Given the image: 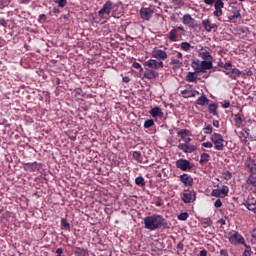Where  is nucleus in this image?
I'll return each mask as SVG.
<instances>
[{
  "instance_id": "f257e3e1",
  "label": "nucleus",
  "mask_w": 256,
  "mask_h": 256,
  "mask_svg": "<svg viewBox=\"0 0 256 256\" xmlns=\"http://www.w3.org/2000/svg\"><path fill=\"white\" fill-rule=\"evenodd\" d=\"M166 226L167 222L161 215H152L144 218V227L149 231H157V229H161V227Z\"/></svg>"
},
{
  "instance_id": "f03ea898",
  "label": "nucleus",
  "mask_w": 256,
  "mask_h": 256,
  "mask_svg": "<svg viewBox=\"0 0 256 256\" xmlns=\"http://www.w3.org/2000/svg\"><path fill=\"white\" fill-rule=\"evenodd\" d=\"M182 22H183V25L190 27V29H197V27H199L197 20H195V18L191 17L190 14H185L182 18Z\"/></svg>"
},
{
  "instance_id": "7ed1b4c3",
  "label": "nucleus",
  "mask_w": 256,
  "mask_h": 256,
  "mask_svg": "<svg viewBox=\"0 0 256 256\" xmlns=\"http://www.w3.org/2000/svg\"><path fill=\"white\" fill-rule=\"evenodd\" d=\"M211 141L214 143V149H216V151H223V136L221 134H213Z\"/></svg>"
},
{
  "instance_id": "20e7f679",
  "label": "nucleus",
  "mask_w": 256,
  "mask_h": 256,
  "mask_svg": "<svg viewBox=\"0 0 256 256\" xmlns=\"http://www.w3.org/2000/svg\"><path fill=\"white\" fill-rule=\"evenodd\" d=\"M212 197H219L221 199H224V197H227L229 195V187L222 186L221 189H214L211 193Z\"/></svg>"
},
{
  "instance_id": "39448f33",
  "label": "nucleus",
  "mask_w": 256,
  "mask_h": 256,
  "mask_svg": "<svg viewBox=\"0 0 256 256\" xmlns=\"http://www.w3.org/2000/svg\"><path fill=\"white\" fill-rule=\"evenodd\" d=\"M229 241L232 243V245H245V238H243V236L238 232L232 234L229 237Z\"/></svg>"
},
{
  "instance_id": "423d86ee",
  "label": "nucleus",
  "mask_w": 256,
  "mask_h": 256,
  "mask_svg": "<svg viewBox=\"0 0 256 256\" xmlns=\"http://www.w3.org/2000/svg\"><path fill=\"white\" fill-rule=\"evenodd\" d=\"M111 11H112V3L108 1L98 11V15L101 19H105V15H111Z\"/></svg>"
},
{
  "instance_id": "0eeeda50",
  "label": "nucleus",
  "mask_w": 256,
  "mask_h": 256,
  "mask_svg": "<svg viewBox=\"0 0 256 256\" xmlns=\"http://www.w3.org/2000/svg\"><path fill=\"white\" fill-rule=\"evenodd\" d=\"M145 67H148L149 69H153L154 71H156V69H163L164 64L163 61L150 59L145 62Z\"/></svg>"
},
{
  "instance_id": "6e6552de",
  "label": "nucleus",
  "mask_w": 256,
  "mask_h": 256,
  "mask_svg": "<svg viewBox=\"0 0 256 256\" xmlns=\"http://www.w3.org/2000/svg\"><path fill=\"white\" fill-rule=\"evenodd\" d=\"M178 149L183 151V153H193L194 151H197V147L189 142L180 143Z\"/></svg>"
},
{
  "instance_id": "1a4fd4ad",
  "label": "nucleus",
  "mask_w": 256,
  "mask_h": 256,
  "mask_svg": "<svg viewBox=\"0 0 256 256\" xmlns=\"http://www.w3.org/2000/svg\"><path fill=\"white\" fill-rule=\"evenodd\" d=\"M196 199L195 191L193 190H185L182 196V201L184 203H193Z\"/></svg>"
},
{
  "instance_id": "9d476101",
  "label": "nucleus",
  "mask_w": 256,
  "mask_h": 256,
  "mask_svg": "<svg viewBox=\"0 0 256 256\" xmlns=\"http://www.w3.org/2000/svg\"><path fill=\"white\" fill-rule=\"evenodd\" d=\"M112 17L121 19L123 17V7L119 4H112Z\"/></svg>"
},
{
  "instance_id": "9b49d317",
  "label": "nucleus",
  "mask_w": 256,
  "mask_h": 256,
  "mask_svg": "<svg viewBox=\"0 0 256 256\" xmlns=\"http://www.w3.org/2000/svg\"><path fill=\"white\" fill-rule=\"evenodd\" d=\"M151 55L154 59H161L162 61H165L168 57L167 52L157 48L152 50Z\"/></svg>"
},
{
  "instance_id": "f8f14e48",
  "label": "nucleus",
  "mask_w": 256,
  "mask_h": 256,
  "mask_svg": "<svg viewBox=\"0 0 256 256\" xmlns=\"http://www.w3.org/2000/svg\"><path fill=\"white\" fill-rule=\"evenodd\" d=\"M202 26L204 27L207 33H211V31H217V24L211 22L209 19H205L202 21Z\"/></svg>"
},
{
  "instance_id": "ddd939ff",
  "label": "nucleus",
  "mask_w": 256,
  "mask_h": 256,
  "mask_svg": "<svg viewBox=\"0 0 256 256\" xmlns=\"http://www.w3.org/2000/svg\"><path fill=\"white\" fill-rule=\"evenodd\" d=\"M177 169H181V171H187V169H191V162L185 159H179L176 161Z\"/></svg>"
},
{
  "instance_id": "4468645a",
  "label": "nucleus",
  "mask_w": 256,
  "mask_h": 256,
  "mask_svg": "<svg viewBox=\"0 0 256 256\" xmlns=\"http://www.w3.org/2000/svg\"><path fill=\"white\" fill-rule=\"evenodd\" d=\"M215 11L214 16L215 17H221L223 15V7H225V4L223 3V0H217L214 4Z\"/></svg>"
},
{
  "instance_id": "2eb2a0df",
  "label": "nucleus",
  "mask_w": 256,
  "mask_h": 256,
  "mask_svg": "<svg viewBox=\"0 0 256 256\" xmlns=\"http://www.w3.org/2000/svg\"><path fill=\"white\" fill-rule=\"evenodd\" d=\"M140 16L144 21H149L153 17V10L151 8H142L140 10Z\"/></svg>"
},
{
  "instance_id": "dca6fc26",
  "label": "nucleus",
  "mask_w": 256,
  "mask_h": 256,
  "mask_svg": "<svg viewBox=\"0 0 256 256\" xmlns=\"http://www.w3.org/2000/svg\"><path fill=\"white\" fill-rule=\"evenodd\" d=\"M180 181L185 185V187H193V178L189 174L181 175Z\"/></svg>"
},
{
  "instance_id": "f3484780",
  "label": "nucleus",
  "mask_w": 256,
  "mask_h": 256,
  "mask_svg": "<svg viewBox=\"0 0 256 256\" xmlns=\"http://www.w3.org/2000/svg\"><path fill=\"white\" fill-rule=\"evenodd\" d=\"M201 73H206L209 69H213V61L203 60L200 61Z\"/></svg>"
},
{
  "instance_id": "a211bd4d",
  "label": "nucleus",
  "mask_w": 256,
  "mask_h": 256,
  "mask_svg": "<svg viewBox=\"0 0 256 256\" xmlns=\"http://www.w3.org/2000/svg\"><path fill=\"white\" fill-rule=\"evenodd\" d=\"M144 77L146 79H157L159 77V73L152 68L146 67V70L144 72Z\"/></svg>"
},
{
  "instance_id": "6ab92c4d",
  "label": "nucleus",
  "mask_w": 256,
  "mask_h": 256,
  "mask_svg": "<svg viewBox=\"0 0 256 256\" xmlns=\"http://www.w3.org/2000/svg\"><path fill=\"white\" fill-rule=\"evenodd\" d=\"M177 135L178 137H181L184 143H191V138L187 137L189 135V130L181 129L180 131H178Z\"/></svg>"
},
{
  "instance_id": "aec40b11",
  "label": "nucleus",
  "mask_w": 256,
  "mask_h": 256,
  "mask_svg": "<svg viewBox=\"0 0 256 256\" xmlns=\"http://www.w3.org/2000/svg\"><path fill=\"white\" fill-rule=\"evenodd\" d=\"M244 207H246V209L248 211H252L253 213L256 214V201L255 200H247L245 202H243Z\"/></svg>"
},
{
  "instance_id": "412c9836",
  "label": "nucleus",
  "mask_w": 256,
  "mask_h": 256,
  "mask_svg": "<svg viewBox=\"0 0 256 256\" xmlns=\"http://www.w3.org/2000/svg\"><path fill=\"white\" fill-rule=\"evenodd\" d=\"M225 73L230 77L231 79H237L243 75V72H241L239 69L234 68L231 71H225Z\"/></svg>"
},
{
  "instance_id": "4be33fe9",
  "label": "nucleus",
  "mask_w": 256,
  "mask_h": 256,
  "mask_svg": "<svg viewBox=\"0 0 256 256\" xmlns=\"http://www.w3.org/2000/svg\"><path fill=\"white\" fill-rule=\"evenodd\" d=\"M151 117L156 119V117H163V110L159 106H155L149 111Z\"/></svg>"
},
{
  "instance_id": "5701e85b",
  "label": "nucleus",
  "mask_w": 256,
  "mask_h": 256,
  "mask_svg": "<svg viewBox=\"0 0 256 256\" xmlns=\"http://www.w3.org/2000/svg\"><path fill=\"white\" fill-rule=\"evenodd\" d=\"M246 167L250 171V173H256V164L253 159L249 158L246 161Z\"/></svg>"
},
{
  "instance_id": "b1692460",
  "label": "nucleus",
  "mask_w": 256,
  "mask_h": 256,
  "mask_svg": "<svg viewBox=\"0 0 256 256\" xmlns=\"http://www.w3.org/2000/svg\"><path fill=\"white\" fill-rule=\"evenodd\" d=\"M170 65H172L173 71H178V69H181V67H183V61L172 59Z\"/></svg>"
},
{
  "instance_id": "393cba45",
  "label": "nucleus",
  "mask_w": 256,
  "mask_h": 256,
  "mask_svg": "<svg viewBox=\"0 0 256 256\" xmlns=\"http://www.w3.org/2000/svg\"><path fill=\"white\" fill-rule=\"evenodd\" d=\"M183 95H186V97H196V95H200V97H205L202 93H199V91L196 90H184Z\"/></svg>"
},
{
  "instance_id": "a878e982",
  "label": "nucleus",
  "mask_w": 256,
  "mask_h": 256,
  "mask_svg": "<svg viewBox=\"0 0 256 256\" xmlns=\"http://www.w3.org/2000/svg\"><path fill=\"white\" fill-rule=\"evenodd\" d=\"M192 69H194L195 73H201V61L199 59L192 61Z\"/></svg>"
},
{
  "instance_id": "bb28decb",
  "label": "nucleus",
  "mask_w": 256,
  "mask_h": 256,
  "mask_svg": "<svg viewBox=\"0 0 256 256\" xmlns=\"http://www.w3.org/2000/svg\"><path fill=\"white\" fill-rule=\"evenodd\" d=\"M247 185H252V187H256V172H252L247 179Z\"/></svg>"
},
{
  "instance_id": "cd10ccee",
  "label": "nucleus",
  "mask_w": 256,
  "mask_h": 256,
  "mask_svg": "<svg viewBox=\"0 0 256 256\" xmlns=\"http://www.w3.org/2000/svg\"><path fill=\"white\" fill-rule=\"evenodd\" d=\"M200 57L204 59V61H213V56H211V53L207 50L200 52Z\"/></svg>"
},
{
  "instance_id": "c85d7f7f",
  "label": "nucleus",
  "mask_w": 256,
  "mask_h": 256,
  "mask_svg": "<svg viewBox=\"0 0 256 256\" xmlns=\"http://www.w3.org/2000/svg\"><path fill=\"white\" fill-rule=\"evenodd\" d=\"M197 74L196 72H188L186 79L189 83H195L197 81Z\"/></svg>"
},
{
  "instance_id": "c756f323",
  "label": "nucleus",
  "mask_w": 256,
  "mask_h": 256,
  "mask_svg": "<svg viewBox=\"0 0 256 256\" xmlns=\"http://www.w3.org/2000/svg\"><path fill=\"white\" fill-rule=\"evenodd\" d=\"M247 135H249V132L247 131H241L239 133V138L241 140V143H243L244 145H247Z\"/></svg>"
},
{
  "instance_id": "7c9ffc66",
  "label": "nucleus",
  "mask_w": 256,
  "mask_h": 256,
  "mask_svg": "<svg viewBox=\"0 0 256 256\" xmlns=\"http://www.w3.org/2000/svg\"><path fill=\"white\" fill-rule=\"evenodd\" d=\"M168 39H170L173 43L177 41V29L173 28L170 31Z\"/></svg>"
},
{
  "instance_id": "2f4dec72",
  "label": "nucleus",
  "mask_w": 256,
  "mask_h": 256,
  "mask_svg": "<svg viewBox=\"0 0 256 256\" xmlns=\"http://www.w3.org/2000/svg\"><path fill=\"white\" fill-rule=\"evenodd\" d=\"M209 159H211V156L207 153H202L200 155V160L199 163H201V165H203V163H207L209 162Z\"/></svg>"
},
{
  "instance_id": "473e14b6",
  "label": "nucleus",
  "mask_w": 256,
  "mask_h": 256,
  "mask_svg": "<svg viewBox=\"0 0 256 256\" xmlns=\"http://www.w3.org/2000/svg\"><path fill=\"white\" fill-rule=\"evenodd\" d=\"M132 157L135 161L138 163H143V156H141V153L138 151H134L132 154Z\"/></svg>"
},
{
  "instance_id": "72a5a7b5",
  "label": "nucleus",
  "mask_w": 256,
  "mask_h": 256,
  "mask_svg": "<svg viewBox=\"0 0 256 256\" xmlns=\"http://www.w3.org/2000/svg\"><path fill=\"white\" fill-rule=\"evenodd\" d=\"M239 17H241V13L239 12V10H236L233 12L232 15L228 16V21H233V19H239Z\"/></svg>"
},
{
  "instance_id": "f704fd0d",
  "label": "nucleus",
  "mask_w": 256,
  "mask_h": 256,
  "mask_svg": "<svg viewBox=\"0 0 256 256\" xmlns=\"http://www.w3.org/2000/svg\"><path fill=\"white\" fill-rule=\"evenodd\" d=\"M173 5H175V9H181L185 2L183 0H172Z\"/></svg>"
},
{
  "instance_id": "c9c22d12",
  "label": "nucleus",
  "mask_w": 256,
  "mask_h": 256,
  "mask_svg": "<svg viewBox=\"0 0 256 256\" xmlns=\"http://www.w3.org/2000/svg\"><path fill=\"white\" fill-rule=\"evenodd\" d=\"M197 104L198 105H207V104H209V99H207V97H199L197 99Z\"/></svg>"
},
{
  "instance_id": "e433bc0d",
  "label": "nucleus",
  "mask_w": 256,
  "mask_h": 256,
  "mask_svg": "<svg viewBox=\"0 0 256 256\" xmlns=\"http://www.w3.org/2000/svg\"><path fill=\"white\" fill-rule=\"evenodd\" d=\"M135 183L136 185H138L139 187H145V179L143 177H137L135 179Z\"/></svg>"
},
{
  "instance_id": "4c0bfd02",
  "label": "nucleus",
  "mask_w": 256,
  "mask_h": 256,
  "mask_svg": "<svg viewBox=\"0 0 256 256\" xmlns=\"http://www.w3.org/2000/svg\"><path fill=\"white\" fill-rule=\"evenodd\" d=\"M222 177H223V179H225V181H229L233 177V174L231 172H229L228 170H225L222 173Z\"/></svg>"
},
{
  "instance_id": "58836bf2",
  "label": "nucleus",
  "mask_w": 256,
  "mask_h": 256,
  "mask_svg": "<svg viewBox=\"0 0 256 256\" xmlns=\"http://www.w3.org/2000/svg\"><path fill=\"white\" fill-rule=\"evenodd\" d=\"M179 221H187L189 219V213L187 212H182L181 214L178 215Z\"/></svg>"
},
{
  "instance_id": "ea45409f",
  "label": "nucleus",
  "mask_w": 256,
  "mask_h": 256,
  "mask_svg": "<svg viewBox=\"0 0 256 256\" xmlns=\"http://www.w3.org/2000/svg\"><path fill=\"white\" fill-rule=\"evenodd\" d=\"M180 48L183 50V51H189V49H191V44H189L188 42H182L180 44Z\"/></svg>"
},
{
  "instance_id": "a19ab883",
  "label": "nucleus",
  "mask_w": 256,
  "mask_h": 256,
  "mask_svg": "<svg viewBox=\"0 0 256 256\" xmlns=\"http://www.w3.org/2000/svg\"><path fill=\"white\" fill-rule=\"evenodd\" d=\"M153 125H155V121L152 119H148L144 122L145 129H149L150 127H153Z\"/></svg>"
},
{
  "instance_id": "79ce46f5",
  "label": "nucleus",
  "mask_w": 256,
  "mask_h": 256,
  "mask_svg": "<svg viewBox=\"0 0 256 256\" xmlns=\"http://www.w3.org/2000/svg\"><path fill=\"white\" fill-rule=\"evenodd\" d=\"M209 112L212 115H217V105L215 104H209Z\"/></svg>"
},
{
  "instance_id": "37998d69",
  "label": "nucleus",
  "mask_w": 256,
  "mask_h": 256,
  "mask_svg": "<svg viewBox=\"0 0 256 256\" xmlns=\"http://www.w3.org/2000/svg\"><path fill=\"white\" fill-rule=\"evenodd\" d=\"M57 3L58 7H65L67 5V0H54Z\"/></svg>"
},
{
  "instance_id": "c03bdc74",
  "label": "nucleus",
  "mask_w": 256,
  "mask_h": 256,
  "mask_svg": "<svg viewBox=\"0 0 256 256\" xmlns=\"http://www.w3.org/2000/svg\"><path fill=\"white\" fill-rule=\"evenodd\" d=\"M204 133H206L207 135H211V133H213V127L211 125H207L204 128Z\"/></svg>"
},
{
  "instance_id": "a18cd8bd",
  "label": "nucleus",
  "mask_w": 256,
  "mask_h": 256,
  "mask_svg": "<svg viewBox=\"0 0 256 256\" xmlns=\"http://www.w3.org/2000/svg\"><path fill=\"white\" fill-rule=\"evenodd\" d=\"M245 247H246V249H245V251H244V253H243V256H251L252 255V251H251V247H249V246H247V245H245Z\"/></svg>"
},
{
  "instance_id": "49530a36",
  "label": "nucleus",
  "mask_w": 256,
  "mask_h": 256,
  "mask_svg": "<svg viewBox=\"0 0 256 256\" xmlns=\"http://www.w3.org/2000/svg\"><path fill=\"white\" fill-rule=\"evenodd\" d=\"M61 226L64 227V229H69L70 225L69 222L65 218L61 219Z\"/></svg>"
},
{
  "instance_id": "de8ad7c7",
  "label": "nucleus",
  "mask_w": 256,
  "mask_h": 256,
  "mask_svg": "<svg viewBox=\"0 0 256 256\" xmlns=\"http://www.w3.org/2000/svg\"><path fill=\"white\" fill-rule=\"evenodd\" d=\"M224 69H225L226 71H233V64H231V62H226V63L224 64Z\"/></svg>"
},
{
  "instance_id": "09e8293b",
  "label": "nucleus",
  "mask_w": 256,
  "mask_h": 256,
  "mask_svg": "<svg viewBox=\"0 0 256 256\" xmlns=\"http://www.w3.org/2000/svg\"><path fill=\"white\" fill-rule=\"evenodd\" d=\"M234 121L236 122V124H238V126H240L243 123V120L241 119V116H239V115L234 116Z\"/></svg>"
},
{
  "instance_id": "8fccbe9b",
  "label": "nucleus",
  "mask_w": 256,
  "mask_h": 256,
  "mask_svg": "<svg viewBox=\"0 0 256 256\" xmlns=\"http://www.w3.org/2000/svg\"><path fill=\"white\" fill-rule=\"evenodd\" d=\"M223 202H221V199H218L215 201L214 203V207H216V209H219V207H222Z\"/></svg>"
},
{
  "instance_id": "3c124183",
  "label": "nucleus",
  "mask_w": 256,
  "mask_h": 256,
  "mask_svg": "<svg viewBox=\"0 0 256 256\" xmlns=\"http://www.w3.org/2000/svg\"><path fill=\"white\" fill-rule=\"evenodd\" d=\"M77 95H83V90H81V88H76L74 90V96L77 97Z\"/></svg>"
},
{
  "instance_id": "603ef678",
  "label": "nucleus",
  "mask_w": 256,
  "mask_h": 256,
  "mask_svg": "<svg viewBox=\"0 0 256 256\" xmlns=\"http://www.w3.org/2000/svg\"><path fill=\"white\" fill-rule=\"evenodd\" d=\"M203 147H206L207 149H211V147H213V143L211 142H204L202 143Z\"/></svg>"
},
{
  "instance_id": "864d4df0",
  "label": "nucleus",
  "mask_w": 256,
  "mask_h": 256,
  "mask_svg": "<svg viewBox=\"0 0 256 256\" xmlns=\"http://www.w3.org/2000/svg\"><path fill=\"white\" fill-rule=\"evenodd\" d=\"M132 67H134V69H141V71H143V68L141 67V64H139V62H134L132 64Z\"/></svg>"
},
{
  "instance_id": "5fc2aeb1",
  "label": "nucleus",
  "mask_w": 256,
  "mask_h": 256,
  "mask_svg": "<svg viewBox=\"0 0 256 256\" xmlns=\"http://www.w3.org/2000/svg\"><path fill=\"white\" fill-rule=\"evenodd\" d=\"M217 0H203L205 5H213Z\"/></svg>"
},
{
  "instance_id": "6e6d98bb",
  "label": "nucleus",
  "mask_w": 256,
  "mask_h": 256,
  "mask_svg": "<svg viewBox=\"0 0 256 256\" xmlns=\"http://www.w3.org/2000/svg\"><path fill=\"white\" fill-rule=\"evenodd\" d=\"M0 25H2V27H7V21H5L4 18L0 19Z\"/></svg>"
},
{
  "instance_id": "4d7b16f0",
  "label": "nucleus",
  "mask_w": 256,
  "mask_h": 256,
  "mask_svg": "<svg viewBox=\"0 0 256 256\" xmlns=\"http://www.w3.org/2000/svg\"><path fill=\"white\" fill-rule=\"evenodd\" d=\"M230 105H231L230 102H225L224 104H222V107H223L224 109H229Z\"/></svg>"
},
{
  "instance_id": "13d9d810",
  "label": "nucleus",
  "mask_w": 256,
  "mask_h": 256,
  "mask_svg": "<svg viewBox=\"0 0 256 256\" xmlns=\"http://www.w3.org/2000/svg\"><path fill=\"white\" fill-rule=\"evenodd\" d=\"M174 29H176L177 32L178 31H182V32L185 31V28H183L182 26H176V27H174Z\"/></svg>"
},
{
  "instance_id": "bf43d9fd",
  "label": "nucleus",
  "mask_w": 256,
  "mask_h": 256,
  "mask_svg": "<svg viewBox=\"0 0 256 256\" xmlns=\"http://www.w3.org/2000/svg\"><path fill=\"white\" fill-rule=\"evenodd\" d=\"M131 79L127 76L123 77V83H129Z\"/></svg>"
},
{
  "instance_id": "052dcab7",
  "label": "nucleus",
  "mask_w": 256,
  "mask_h": 256,
  "mask_svg": "<svg viewBox=\"0 0 256 256\" xmlns=\"http://www.w3.org/2000/svg\"><path fill=\"white\" fill-rule=\"evenodd\" d=\"M213 125H214V127H216L217 129H219V121L214 120V121H213Z\"/></svg>"
},
{
  "instance_id": "680f3d73",
  "label": "nucleus",
  "mask_w": 256,
  "mask_h": 256,
  "mask_svg": "<svg viewBox=\"0 0 256 256\" xmlns=\"http://www.w3.org/2000/svg\"><path fill=\"white\" fill-rule=\"evenodd\" d=\"M176 57L177 59H183V54L181 52H178Z\"/></svg>"
},
{
  "instance_id": "e2e57ef3",
  "label": "nucleus",
  "mask_w": 256,
  "mask_h": 256,
  "mask_svg": "<svg viewBox=\"0 0 256 256\" xmlns=\"http://www.w3.org/2000/svg\"><path fill=\"white\" fill-rule=\"evenodd\" d=\"M200 256H207L206 250H201L200 251Z\"/></svg>"
},
{
  "instance_id": "0e129e2a",
  "label": "nucleus",
  "mask_w": 256,
  "mask_h": 256,
  "mask_svg": "<svg viewBox=\"0 0 256 256\" xmlns=\"http://www.w3.org/2000/svg\"><path fill=\"white\" fill-rule=\"evenodd\" d=\"M218 223H219L220 225H225V219H220V220H218Z\"/></svg>"
},
{
  "instance_id": "69168bd1",
  "label": "nucleus",
  "mask_w": 256,
  "mask_h": 256,
  "mask_svg": "<svg viewBox=\"0 0 256 256\" xmlns=\"http://www.w3.org/2000/svg\"><path fill=\"white\" fill-rule=\"evenodd\" d=\"M246 75H247V77H251V75H253V71H251V70L247 71Z\"/></svg>"
},
{
  "instance_id": "338daca9",
  "label": "nucleus",
  "mask_w": 256,
  "mask_h": 256,
  "mask_svg": "<svg viewBox=\"0 0 256 256\" xmlns=\"http://www.w3.org/2000/svg\"><path fill=\"white\" fill-rule=\"evenodd\" d=\"M177 248L178 249H183V243H178Z\"/></svg>"
},
{
  "instance_id": "774afa93",
  "label": "nucleus",
  "mask_w": 256,
  "mask_h": 256,
  "mask_svg": "<svg viewBox=\"0 0 256 256\" xmlns=\"http://www.w3.org/2000/svg\"><path fill=\"white\" fill-rule=\"evenodd\" d=\"M162 205H163V203H161V201H157V202H156V206H157V207H161Z\"/></svg>"
}]
</instances>
